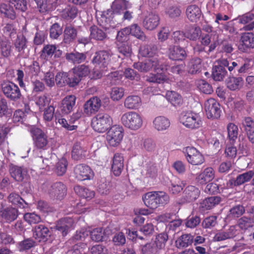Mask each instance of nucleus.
<instances>
[{
    "mask_svg": "<svg viewBox=\"0 0 254 254\" xmlns=\"http://www.w3.org/2000/svg\"><path fill=\"white\" fill-rule=\"evenodd\" d=\"M221 200L219 196H211L203 200L199 204V209L202 212H204L212 209L218 204Z\"/></svg>",
    "mask_w": 254,
    "mask_h": 254,
    "instance_id": "27",
    "label": "nucleus"
},
{
    "mask_svg": "<svg viewBox=\"0 0 254 254\" xmlns=\"http://www.w3.org/2000/svg\"><path fill=\"white\" fill-rule=\"evenodd\" d=\"M15 50L18 52V56H21L26 48V39L22 34L17 35L16 39L13 41Z\"/></svg>",
    "mask_w": 254,
    "mask_h": 254,
    "instance_id": "40",
    "label": "nucleus"
},
{
    "mask_svg": "<svg viewBox=\"0 0 254 254\" xmlns=\"http://www.w3.org/2000/svg\"><path fill=\"white\" fill-rule=\"evenodd\" d=\"M75 227V221L70 217H66L59 220L56 226V229L60 231L63 236L67 235L70 230Z\"/></svg>",
    "mask_w": 254,
    "mask_h": 254,
    "instance_id": "17",
    "label": "nucleus"
},
{
    "mask_svg": "<svg viewBox=\"0 0 254 254\" xmlns=\"http://www.w3.org/2000/svg\"><path fill=\"white\" fill-rule=\"evenodd\" d=\"M40 71V66L39 63L36 61L33 62L32 64L26 68V72L28 76H31V78H35L34 76L38 75Z\"/></svg>",
    "mask_w": 254,
    "mask_h": 254,
    "instance_id": "63",
    "label": "nucleus"
},
{
    "mask_svg": "<svg viewBox=\"0 0 254 254\" xmlns=\"http://www.w3.org/2000/svg\"><path fill=\"white\" fill-rule=\"evenodd\" d=\"M86 152V149L82 148L80 143H76L74 144L71 156L74 160H78L85 156V153Z\"/></svg>",
    "mask_w": 254,
    "mask_h": 254,
    "instance_id": "54",
    "label": "nucleus"
},
{
    "mask_svg": "<svg viewBox=\"0 0 254 254\" xmlns=\"http://www.w3.org/2000/svg\"><path fill=\"white\" fill-rule=\"evenodd\" d=\"M91 239L94 242H98L102 241L104 233L101 228H97L89 231Z\"/></svg>",
    "mask_w": 254,
    "mask_h": 254,
    "instance_id": "62",
    "label": "nucleus"
},
{
    "mask_svg": "<svg viewBox=\"0 0 254 254\" xmlns=\"http://www.w3.org/2000/svg\"><path fill=\"white\" fill-rule=\"evenodd\" d=\"M160 17L158 14L155 12H151L145 16L143 21V27L147 30H154L159 25Z\"/></svg>",
    "mask_w": 254,
    "mask_h": 254,
    "instance_id": "15",
    "label": "nucleus"
},
{
    "mask_svg": "<svg viewBox=\"0 0 254 254\" xmlns=\"http://www.w3.org/2000/svg\"><path fill=\"white\" fill-rule=\"evenodd\" d=\"M168 239V236L166 233H162L156 236L153 243L159 251L165 248Z\"/></svg>",
    "mask_w": 254,
    "mask_h": 254,
    "instance_id": "49",
    "label": "nucleus"
},
{
    "mask_svg": "<svg viewBox=\"0 0 254 254\" xmlns=\"http://www.w3.org/2000/svg\"><path fill=\"white\" fill-rule=\"evenodd\" d=\"M153 125L157 130L164 131L169 128L170 122L168 118L164 116H158L154 119Z\"/></svg>",
    "mask_w": 254,
    "mask_h": 254,
    "instance_id": "33",
    "label": "nucleus"
},
{
    "mask_svg": "<svg viewBox=\"0 0 254 254\" xmlns=\"http://www.w3.org/2000/svg\"><path fill=\"white\" fill-rule=\"evenodd\" d=\"M227 71L224 65L220 64L218 65H215L212 69V75L215 81H221L223 79L226 75Z\"/></svg>",
    "mask_w": 254,
    "mask_h": 254,
    "instance_id": "47",
    "label": "nucleus"
},
{
    "mask_svg": "<svg viewBox=\"0 0 254 254\" xmlns=\"http://www.w3.org/2000/svg\"><path fill=\"white\" fill-rule=\"evenodd\" d=\"M33 231V237L39 242L50 235L48 228L41 224L36 226Z\"/></svg>",
    "mask_w": 254,
    "mask_h": 254,
    "instance_id": "36",
    "label": "nucleus"
},
{
    "mask_svg": "<svg viewBox=\"0 0 254 254\" xmlns=\"http://www.w3.org/2000/svg\"><path fill=\"white\" fill-rule=\"evenodd\" d=\"M227 131L229 138L233 143L237 138L238 135V128L235 124L230 123L227 126Z\"/></svg>",
    "mask_w": 254,
    "mask_h": 254,
    "instance_id": "59",
    "label": "nucleus"
},
{
    "mask_svg": "<svg viewBox=\"0 0 254 254\" xmlns=\"http://www.w3.org/2000/svg\"><path fill=\"white\" fill-rule=\"evenodd\" d=\"M123 137L122 128L119 126H114L111 127L108 131L106 139L110 145L116 146L120 144Z\"/></svg>",
    "mask_w": 254,
    "mask_h": 254,
    "instance_id": "10",
    "label": "nucleus"
},
{
    "mask_svg": "<svg viewBox=\"0 0 254 254\" xmlns=\"http://www.w3.org/2000/svg\"><path fill=\"white\" fill-rule=\"evenodd\" d=\"M254 48V34L252 33H246L242 34L240 39L239 49L246 52L249 48Z\"/></svg>",
    "mask_w": 254,
    "mask_h": 254,
    "instance_id": "21",
    "label": "nucleus"
},
{
    "mask_svg": "<svg viewBox=\"0 0 254 254\" xmlns=\"http://www.w3.org/2000/svg\"><path fill=\"white\" fill-rule=\"evenodd\" d=\"M11 176L16 181H22L26 175L25 170L20 167L13 166L10 169Z\"/></svg>",
    "mask_w": 254,
    "mask_h": 254,
    "instance_id": "42",
    "label": "nucleus"
},
{
    "mask_svg": "<svg viewBox=\"0 0 254 254\" xmlns=\"http://www.w3.org/2000/svg\"><path fill=\"white\" fill-rule=\"evenodd\" d=\"M34 144L38 149H45L48 145L47 135L41 129L32 127L30 129Z\"/></svg>",
    "mask_w": 254,
    "mask_h": 254,
    "instance_id": "7",
    "label": "nucleus"
},
{
    "mask_svg": "<svg viewBox=\"0 0 254 254\" xmlns=\"http://www.w3.org/2000/svg\"><path fill=\"white\" fill-rule=\"evenodd\" d=\"M67 85L70 87L75 86L81 80V79L78 76V74L74 72V70L73 69L67 72Z\"/></svg>",
    "mask_w": 254,
    "mask_h": 254,
    "instance_id": "61",
    "label": "nucleus"
},
{
    "mask_svg": "<svg viewBox=\"0 0 254 254\" xmlns=\"http://www.w3.org/2000/svg\"><path fill=\"white\" fill-rule=\"evenodd\" d=\"M218 62L219 64L224 65V67H227L228 70L233 74H236V68H238L240 64L239 60L233 61L232 60L228 61L227 59H221L219 60Z\"/></svg>",
    "mask_w": 254,
    "mask_h": 254,
    "instance_id": "41",
    "label": "nucleus"
},
{
    "mask_svg": "<svg viewBox=\"0 0 254 254\" xmlns=\"http://www.w3.org/2000/svg\"><path fill=\"white\" fill-rule=\"evenodd\" d=\"M201 43L203 46H208L210 44L209 51H213L218 44V35L215 32L210 34H206L201 38Z\"/></svg>",
    "mask_w": 254,
    "mask_h": 254,
    "instance_id": "22",
    "label": "nucleus"
},
{
    "mask_svg": "<svg viewBox=\"0 0 254 254\" xmlns=\"http://www.w3.org/2000/svg\"><path fill=\"white\" fill-rule=\"evenodd\" d=\"M254 13L253 12L246 13L238 17L239 22L245 25L243 29L246 31H251L254 28Z\"/></svg>",
    "mask_w": 254,
    "mask_h": 254,
    "instance_id": "25",
    "label": "nucleus"
},
{
    "mask_svg": "<svg viewBox=\"0 0 254 254\" xmlns=\"http://www.w3.org/2000/svg\"><path fill=\"white\" fill-rule=\"evenodd\" d=\"M101 106V101L97 97H93L87 101L84 105V113L87 116H91L97 112Z\"/></svg>",
    "mask_w": 254,
    "mask_h": 254,
    "instance_id": "16",
    "label": "nucleus"
},
{
    "mask_svg": "<svg viewBox=\"0 0 254 254\" xmlns=\"http://www.w3.org/2000/svg\"><path fill=\"white\" fill-rule=\"evenodd\" d=\"M157 47L154 45H144L140 47V54L143 57H148L142 62L135 63L133 66L134 68L141 72H146L151 69L157 70L159 69H163V60L159 58L156 55Z\"/></svg>",
    "mask_w": 254,
    "mask_h": 254,
    "instance_id": "1",
    "label": "nucleus"
},
{
    "mask_svg": "<svg viewBox=\"0 0 254 254\" xmlns=\"http://www.w3.org/2000/svg\"><path fill=\"white\" fill-rule=\"evenodd\" d=\"M0 50L2 56L6 58L10 57L12 51L11 43L8 41H2L0 43Z\"/></svg>",
    "mask_w": 254,
    "mask_h": 254,
    "instance_id": "56",
    "label": "nucleus"
},
{
    "mask_svg": "<svg viewBox=\"0 0 254 254\" xmlns=\"http://www.w3.org/2000/svg\"><path fill=\"white\" fill-rule=\"evenodd\" d=\"M202 67L201 60L199 58H194L190 61L188 64V71L191 74H196L200 71Z\"/></svg>",
    "mask_w": 254,
    "mask_h": 254,
    "instance_id": "48",
    "label": "nucleus"
},
{
    "mask_svg": "<svg viewBox=\"0 0 254 254\" xmlns=\"http://www.w3.org/2000/svg\"><path fill=\"white\" fill-rule=\"evenodd\" d=\"M112 117L107 113H100L94 117L91 122L93 129L99 132H104L112 125Z\"/></svg>",
    "mask_w": 254,
    "mask_h": 254,
    "instance_id": "5",
    "label": "nucleus"
},
{
    "mask_svg": "<svg viewBox=\"0 0 254 254\" xmlns=\"http://www.w3.org/2000/svg\"><path fill=\"white\" fill-rule=\"evenodd\" d=\"M75 192L81 197L86 199H90L94 196V192L89 189L80 186L74 188Z\"/></svg>",
    "mask_w": 254,
    "mask_h": 254,
    "instance_id": "57",
    "label": "nucleus"
},
{
    "mask_svg": "<svg viewBox=\"0 0 254 254\" xmlns=\"http://www.w3.org/2000/svg\"><path fill=\"white\" fill-rule=\"evenodd\" d=\"M254 175L253 171H250L238 176L235 180H230L229 182V187L238 186L249 181Z\"/></svg>",
    "mask_w": 254,
    "mask_h": 254,
    "instance_id": "29",
    "label": "nucleus"
},
{
    "mask_svg": "<svg viewBox=\"0 0 254 254\" xmlns=\"http://www.w3.org/2000/svg\"><path fill=\"white\" fill-rule=\"evenodd\" d=\"M186 13L187 18L191 22H196L202 14L200 8L195 4L188 6Z\"/></svg>",
    "mask_w": 254,
    "mask_h": 254,
    "instance_id": "28",
    "label": "nucleus"
},
{
    "mask_svg": "<svg viewBox=\"0 0 254 254\" xmlns=\"http://www.w3.org/2000/svg\"><path fill=\"white\" fill-rule=\"evenodd\" d=\"M78 13L77 7L72 5H67L63 9L62 12V17L66 19H72L75 18Z\"/></svg>",
    "mask_w": 254,
    "mask_h": 254,
    "instance_id": "50",
    "label": "nucleus"
},
{
    "mask_svg": "<svg viewBox=\"0 0 254 254\" xmlns=\"http://www.w3.org/2000/svg\"><path fill=\"white\" fill-rule=\"evenodd\" d=\"M125 94V89L123 87H114L111 89L110 93L111 98L114 101L121 99Z\"/></svg>",
    "mask_w": 254,
    "mask_h": 254,
    "instance_id": "58",
    "label": "nucleus"
},
{
    "mask_svg": "<svg viewBox=\"0 0 254 254\" xmlns=\"http://www.w3.org/2000/svg\"><path fill=\"white\" fill-rule=\"evenodd\" d=\"M76 99L74 95H68L62 100L59 109L63 114L67 115L73 111Z\"/></svg>",
    "mask_w": 254,
    "mask_h": 254,
    "instance_id": "18",
    "label": "nucleus"
},
{
    "mask_svg": "<svg viewBox=\"0 0 254 254\" xmlns=\"http://www.w3.org/2000/svg\"><path fill=\"white\" fill-rule=\"evenodd\" d=\"M110 57L109 52L100 51L96 52L92 59V63L96 67L106 69L110 61Z\"/></svg>",
    "mask_w": 254,
    "mask_h": 254,
    "instance_id": "12",
    "label": "nucleus"
},
{
    "mask_svg": "<svg viewBox=\"0 0 254 254\" xmlns=\"http://www.w3.org/2000/svg\"><path fill=\"white\" fill-rule=\"evenodd\" d=\"M65 57L66 60L69 62L75 64H80L84 62L86 57L83 53L73 52L66 53Z\"/></svg>",
    "mask_w": 254,
    "mask_h": 254,
    "instance_id": "38",
    "label": "nucleus"
},
{
    "mask_svg": "<svg viewBox=\"0 0 254 254\" xmlns=\"http://www.w3.org/2000/svg\"><path fill=\"white\" fill-rule=\"evenodd\" d=\"M167 55L172 60H183L187 56L185 50L178 46H170L168 48Z\"/></svg>",
    "mask_w": 254,
    "mask_h": 254,
    "instance_id": "20",
    "label": "nucleus"
},
{
    "mask_svg": "<svg viewBox=\"0 0 254 254\" xmlns=\"http://www.w3.org/2000/svg\"><path fill=\"white\" fill-rule=\"evenodd\" d=\"M193 242V237L190 234H185L175 241V246L179 249H184L190 246Z\"/></svg>",
    "mask_w": 254,
    "mask_h": 254,
    "instance_id": "31",
    "label": "nucleus"
},
{
    "mask_svg": "<svg viewBox=\"0 0 254 254\" xmlns=\"http://www.w3.org/2000/svg\"><path fill=\"white\" fill-rule=\"evenodd\" d=\"M236 235V229L234 226H231L226 231L219 232L213 237L214 241H221L233 238Z\"/></svg>",
    "mask_w": 254,
    "mask_h": 254,
    "instance_id": "34",
    "label": "nucleus"
},
{
    "mask_svg": "<svg viewBox=\"0 0 254 254\" xmlns=\"http://www.w3.org/2000/svg\"><path fill=\"white\" fill-rule=\"evenodd\" d=\"M0 12L7 18L11 20L15 19L16 16L13 7L9 4L1 3L0 4Z\"/></svg>",
    "mask_w": 254,
    "mask_h": 254,
    "instance_id": "43",
    "label": "nucleus"
},
{
    "mask_svg": "<svg viewBox=\"0 0 254 254\" xmlns=\"http://www.w3.org/2000/svg\"><path fill=\"white\" fill-rule=\"evenodd\" d=\"M166 98L169 102L175 106H179L183 103L182 96L175 91H167Z\"/></svg>",
    "mask_w": 254,
    "mask_h": 254,
    "instance_id": "45",
    "label": "nucleus"
},
{
    "mask_svg": "<svg viewBox=\"0 0 254 254\" xmlns=\"http://www.w3.org/2000/svg\"><path fill=\"white\" fill-rule=\"evenodd\" d=\"M180 122L186 127L190 129L200 127L202 124L200 116L192 112H183L180 115Z\"/></svg>",
    "mask_w": 254,
    "mask_h": 254,
    "instance_id": "6",
    "label": "nucleus"
},
{
    "mask_svg": "<svg viewBox=\"0 0 254 254\" xmlns=\"http://www.w3.org/2000/svg\"><path fill=\"white\" fill-rule=\"evenodd\" d=\"M49 193L57 199H62L66 194L65 187L61 182L56 183L51 186Z\"/></svg>",
    "mask_w": 254,
    "mask_h": 254,
    "instance_id": "26",
    "label": "nucleus"
},
{
    "mask_svg": "<svg viewBox=\"0 0 254 254\" xmlns=\"http://www.w3.org/2000/svg\"><path fill=\"white\" fill-rule=\"evenodd\" d=\"M1 87L2 92L7 98L13 101H16L20 98L21 94L20 89L14 83L5 82L2 84Z\"/></svg>",
    "mask_w": 254,
    "mask_h": 254,
    "instance_id": "11",
    "label": "nucleus"
},
{
    "mask_svg": "<svg viewBox=\"0 0 254 254\" xmlns=\"http://www.w3.org/2000/svg\"><path fill=\"white\" fill-rule=\"evenodd\" d=\"M121 123L126 128L135 131L140 128L143 125L142 116L134 111L127 112L121 117Z\"/></svg>",
    "mask_w": 254,
    "mask_h": 254,
    "instance_id": "4",
    "label": "nucleus"
},
{
    "mask_svg": "<svg viewBox=\"0 0 254 254\" xmlns=\"http://www.w3.org/2000/svg\"><path fill=\"white\" fill-rule=\"evenodd\" d=\"M62 33V28L57 23L53 24L50 29V36L53 39H57Z\"/></svg>",
    "mask_w": 254,
    "mask_h": 254,
    "instance_id": "64",
    "label": "nucleus"
},
{
    "mask_svg": "<svg viewBox=\"0 0 254 254\" xmlns=\"http://www.w3.org/2000/svg\"><path fill=\"white\" fill-rule=\"evenodd\" d=\"M74 172L76 178L80 181L89 180L93 177V172L90 167L82 164L76 166Z\"/></svg>",
    "mask_w": 254,
    "mask_h": 254,
    "instance_id": "19",
    "label": "nucleus"
},
{
    "mask_svg": "<svg viewBox=\"0 0 254 254\" xmlns=\"http://www.w3.org/2000/svg\"><path fill=\"white\" fill-rule=\"evenodd\" d=\"M144 204L151 210L157 208L160 204H167L169 201V196L164 192H148L142 196Z\"/></svg>",
    "mask_w": 254,
    "mask_h": 254,
    "instance_id": "3",
    "label": "nucleus"
},
{
    "mask_svg": "<svg viewBox=\"0 0 254 254\" xmlns=\"http://www.w3.org/2000/svg\"><path fill=\"white\" fill-rule=\"evenodd\" d=\"M43 55L45 58L48 59L51 58L53 55L56 58L60 57L62 54V52L60 49H57V47L55 45H47L44 46L42 50Z\"/></svg>",
    "mask_w": 254,
    "mask_h": 254,
    "instance_id": "35",
    "label": "nucleus"
},
{
    "mask_svg": "<svg viewBox=\"0 0 254 254\" xmlns=\"http://www.w3.org/2000/svg\"><path fill=\"white\" fill-rule=\"evenodd\" d=\"M184 152L188 162L192 165H201L204 161L203 155L193 147H186Z\"/></svg>",
    "mask_w": 254,
    "mask_h": 254,
    "instance_id": "9",
    "label": "nucleus"
},
{
    "mask_svg": "<svg viewBox=\"0 0 254 254\" xmlns=\"http://www.w3.org/2000/svg\"><path fill=\"white\" fill-rule=\"evenodd\" d=\"M165 67L163 69H159L157 70L154 71L156 72L155 73H151L149 75L145 76L146 80L149 82L154 83H163L167 82L168 81V77L165 74L164 71L167 69V65L164 64Z\"/></svg>",
    "mask_w": 254,
    "mask_h": 254,
    "instance_id": "13",
    "label": "nucleus"
},
{
    "mask_svg": "<svg viewBox=\"0 0 254 254\" xmlns=\"http://www.w3.org/2000/svg\"><path fill=\"white\" fill-rule=\"evenodd\" d=\"M206 115L208 119H218L221 111L219 103L213 98L207 99L204 104Z\"/></svg>",
    "mask_w": 254,
    "mask_h": 254,
    "instance_id": "8",
    "label": "nucleus"
},
{
    "mask_svg": "<svg viewBox=\"0 0 254 254\" xmlns=\"http://www.w3.org/2000/svg\"><path fill=\"white\" fill-rule=\"evenodd\" d=\"M129 34L140 39L145 41L147 39L141 27L136 23H133L129 26L127 27Z\"/></svg>",
    "mask_w": 254,
    "mask_h": 254,
    "instance_id": "37",
    "label": "nucleus"
},
{
    "mask_svg": "<svg viewBox=\"0 0 254 254\" xmlns=\"http://www.w3.org/2000/svg\"><path fill=\"white\" fill-rule=\"evenodd\" d=\"M112 171L113 174L119 176L124 168V157L120 153L115 154L112 159Z\"/></svg>",
    "mask_w": 254,
    "mask_h": 254,
    "instance_id": "24",
    "label": "nucleus"
},
{
    "mask_svg": "<svg viewBox=\"0 0 254 254\" xmlns=\"http://www.w3.org/2000/svg\"><path fill=\"white\" fill-rule=\"evenodd\" d=\"M64 43H69L76 37L77 31L75 28L70 25L66 26L64 31Z\"/></svg>",
    "mask_w": 254,
    "mask_h": 254,
    "instance_id": "46",
    "label": "nucleus"
},
{
    "mask_svg": "<svg viewBox=\"0 0 254 254\" xmlns=\"http://www.w3.org/2000/svg\"><path fill=\"white\" fill-rule=\"evenodd\" d=\"M200 191L193 186H188L184 190L183 194L184 202H190L196 200L199 196Z\"/></svg>",
    "mask_w": 254,
    "mask_h": 254,
    "instance_id": "23",
    "label": "nucleus"
},
{
    "mask_svg": "<svg viewBox=\"0 0 254 254\" xmlns=\"http://www.w3.org/2000/svg\"><path fill=\"white\" fill-rule=\"evenodd\" d=\"M141 106V98L136 95H130L125 100L124 106L129 110H136Z\"/></svg>",
    "mask_w": 254,
    "mask_h": 254,
    "instance_id": "30",
    "label": "nucleus"
},
{
    "mask_svg": "<svg viewBox=\"0 0 254 254\" xmlns=\"http://www.w3.org/2000/svg\"><path fill=\"white\" fill-rule=\"evenodd\" d=\"M243 80L241 77H229L227 82V87L231 90L239 89L243 85Z\"/></svg>",
    "mask_w": 254,
    "mask_h": 254,
    "instance_id": "53",
    "label": "nucleus"
},
{
    "mask_svg": "<svg viewBox=\"0 0 254 254\" xmlns=\"http://www.w3.org/2000/svg\"><path fill=\"white\" fill-rule=\"evenodd\" d=\"M40 13L46 14L54 10L61 0H34Z\"/></svg>",
    "mask_w": 254,
    "mask_h": 254,
    "instance_id": "14",
    "label": "nucleus"
},
{
    "mask_svg": "<svg viewBox=\"0 0 254 254\" xmlns=\"http://www.w3.org/2000/svg\"><path fill=\"white\" fill-rule=\"evenodd\" d=\"M185 33L187 38L195 41L200 37L201 30L198 26L193 25L188 27L186 29Z\"/></svg>",
    "mask_w": 254,
    "mask_h": 254,
    "instance_id": "44",
    "label": "nucleus"
},
{
    "mask_svg": "<svg viewBox=\"0 0 254 254\" xmlns=\"http://www.w3.org/2000/svg\"><path fill=\"white\" fill-rule=\"evenodd\" d=\"M7 199L9 202L20 208H24L28 207V204L17 193H10L7 197Z\"/></svg>",
    "mask_w": 254,
    "mask_h": 254,
    "instance_id": "39",
    "label": "nucleus"
},
{
    "mask_svg": "<svg viewBox=\"0 0 254 254\" xmlns=\"http://www.w3.org/2000/svg\"><path fill=\"white\" fill-rule=\"evenodd\" d=\"M1 215L7 221H12L16 219L18 215L17 210L12 207L6 208L4 209Z\"/></svg>",
    "mask_w": 254,
    "mask_h": 254,
    "instance_id": "55",
    "label": "nucleus"
},
{
    "mask_svg": "<svg viewBox=\"0 0 254 254\" xmlns=\"http://www.w3.org/2000/svg\"><path fill=\"white\" fill-rule=\"evenodd\" d=\"M214 173L213 168L211 167L206 168L197 176L196 180L200 184H206L213 179Z\"/></svg>",
    "mask_w": 254,
    "mask_h": 254,
    "instance_id": "32",
    "label": "nucleus"
},
{
    "mask_svg": "<svg viewBox=\"0 0 254 254\" xmlns=\"http://www.w3.org/2000/svg\"><path fill=\"white\" fill-rule=\"evenodd\" d=\"M31 83L33 93L43 92L45 88L43 82L35 78H31Z\"/></svg>",
    "mask_w": 254,
    "mask_h": 254,
    "instance_id": "60",
    "label": "nucleus"
},
{
    "mask_svg": "<svg viewBox=\"0 0 254 254\" xmlns=\"http://www.w3.org/2000/svg\"><path fill=\"white\" fill-rule=\"evenodd\" d=\"M90 37L97 41H102L106 37V33L96 26H92L90 28Z\"/></svg>",
    "mask_w": 254,
    "mask_h": 254,
    "instance_id": "51",
    "label": "nucleus"
},
{
    "mask_svg": "<svg viewBox=\"0 0 254 254\" xmlns=\"http://www.w3.org/2000/svg\"><path fill=\"white\" fill-rule=\"evenodd\" d=\"M89 231L86 229L82 228L77 230L73 236L68 241L70 244H73L77 241H83L89 236Z\"/></svg>",
    "mask_w": 254,
    "mask_h": 254,
    "instance_id": "52",
    "label": "nucleus"
},
{
    "mask_svg": "<svg viewBox=\"0 0 254 254\" xmlns=\"http://www.w3.org/2000/svg\"><path fill=\"white\" fill-rule=\"evenodd\" d=\"M131 7V4L126 0H115L112 4L111 9H107L102 12L101 14V20L102 22L104 21L106 24H103L102 26L105 29L109 28L108 24L110 22L111 19H115L116 21L119 19L123 12L127 9Z\"/></svg>",
    "mask_w": 254,
    "mask_h": 254,
    "instance_id": "2",
    "label": "nucleus"
}]
</instances>
